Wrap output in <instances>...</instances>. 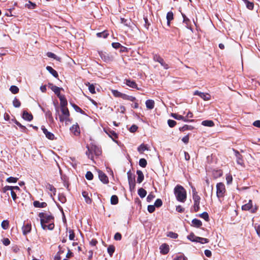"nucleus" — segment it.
Masks as SVG:
<instances>
[{"label":"nucleus","mask_w":260,"mask_h":260,"mask_svg":"<svg viewBox=\"0 0 260 260\" xmlns=\"http://www.w3.org/2000/svg\"><path fill=\"white\" fill-rule=\"evenodd\" d=\"M42 229L44 230H52L54 228V217L50 214L41 212L39 214Z\"/></svg>","instance_id":"obj_1"},{"label":"nucleus","mask_w":260,"mask_h":260,"mask_svg":"<svg viewBox=\"0 0 260 260\" xmlns=\"http://www.w3.org/2000/svg\"><path fill=\"white\" fill-rule=\"evenodd\" d=\"M174 194L177 201L184 203L187 198L186 191L183 186L177 185L174 188Z\"/></svg>","instance_id":"obj_2"},{"label":"nucleus","mask_w":260,"mask_h":260,"mask_svg":"<svg viewBox=\"0 0 260 260\" xmlns=\"http://www.w3.org/2000/svg\"><path fill=\"white\" fill-rule=\"evenodd\" d=\"M59 119L60 122H64L66 125L69 124L71 122V120L70 118V112L68 108L61 109V114H59Z\"/></svg>","instance_id":"obj_3"},{"label":"nucleus","mask_w":260,"mask_h":260,"mask_svg":"<svg viewBox=\"0 0 260 260\" xmlns=\"http://www.w3.org/2000/svg\"><path fill=\"white\" fill-rule=\"evenodd\" d=\"M242 209L244 211H249L252 213H254L258 209L256 204H253L252 201L250 200L248 202L242 206Z\"/></svg>","instance_id":"obj_4"},{"label":"nucleus","mask_w":260,"mask_h":260,"mask_svg":"<svg viewBox=\"0 0 260 260\" xmlns=\"http://www.w3.org/2000/svg\"><path fill=\"white\" fill-rule=\"evenodd\" d=\"M226 190L223 183L220 182L216 184V196L218 198L224 197Z\"/></svg>","instance_id":"obj_5"},{"label":"nucleus","mask_w":260,"mask_h":260,"mask_svg":"<svg viewBox=\"0 0 260 260\" xmlns=\"http://www.w3.org/2000/svg\"><path fill=\"white\" fill-rule=\"evenodd\" d=\"M99 54L101 58L106 62L112 61L113 59V56L106 52H99Z\"/></svg>","instance_id":"obj_6"},{"label":"nucleus","mask_w":260,"mask_h":260,"mask_svg":"<svg viewBox=\"0 0 260 260\" xmlns=\"http://www.w3.org/2000/svg\"><path fill=\"white\" fill-rule=\"evenodd\" d=\"M194 95H198L205 101H209L210 100L211 96L207 93L202 92L196 90L194 92Z\"/></svg>","instance_id":"obj_7"},{"label":"nucleus","mask_w":260,"mask_h":260,"mask_svg":"<svg viewBox=\"0 0 260 260\" xmlns=\"http://www.w3.org/2000/svg\"><path fill=\"white\" fill-rule=\"evenodd\" d=\"M41 129L43 131V133L45 134L46 137L50 140L54 139V135L52 133L49 132L44 126L41 127Z\"/></svg>","instance_id":"obj_8"},{"label":"nucleus","mask_w":260,"mask_h":260,"mask_svg":"<svg viewBox=\"0 0 260 260\" xmlns=\"http://www.w3.org/2000/svg\"><path fill=\"white\" fill-rule=\"evenodd\" d=\"M70 130L73 134L75 136H78L80 134V130L78 124H75L72 125L70 128Z\"/></svg>","instance_id":"obj_9"},{"label":"nucleus","mask_w":260,"mask_h":260,"mask_svg":"<svg viewBox=\"0 0 260 260\" xmlns=\"http://www.w3.org/2000/svg\"><path fill=\"white\" fill-rule=\"evenodd\" d=\"M48 87L50 88L57 95V96H59L60 95V91L62 88H59L52 83L48 84Z\"/></svg>","instance_id":"obj_10"},{"label":"nucleus","mask_w":260,"mask_h":260,"mask_svg":"<svg viewBox=\"0 0 260 260\" xmlns=\"http://www.w3.org/2000/svg\"><path fill=\"white\" fill-rule=\"evenodd\" d=\"M160 252L162 254H166L169 252L170 248L169 245L164 243L160 246Z\"/></svg>","instance_id":"obj_11"},{"label":"nucleus","mask_w":260,"mask_h":260,"mask_svg":"<svg viewBox=\"0 0 260 260\" xmlns=\"http://www.w3.org/2000/svg\"><path fill=\"white\" fill-rule=\"evenodd\" d=\"M154 60L158 62L165 69H168L169 68L168 65L165 63L164 59L159 56L155 55L154 56Z\"/></svg>","instance_id":"obj_12"},{"label":"nucleus","mask_w":260,"mask_h":260,"mask_svg":"<svg viewBox=\"0 0 260 260\" xmlns=\"http://www.w3.org/2000/svg\"><path fill=\"white\" fill-rule=\"evenodd\" d=\"M171 116L173 118H174L177 120H182L184 121V122H189V121H193V120H189L187 119L186 118H185V117H183V116L179 115L176 113H172Z\"/></svg>","instance_id":"obj_13"},{"label":"nucleus","mask_w":260,"mask_h":260,"mask_svg":"<svg viewBox=\"0 0 260 260\" xmlns=\"http://www.w3.org/2000/svg\"><path fill=\"white\" fill-rule=\"evenodd\" d=\"M23 234L26 235L28 233H30L31 230V225L30 223H28L24 225L22 228Z\"/></svg>","instance_id":"obj_14"},{"label":"nucleus","mask_w":260,"mask_h":260,"mask_svg":"<svg viewBox=\"0 0 260 260\" xmlns=\"http://www.w3.org/2000/svg\"><path fill=\"white\" fill-rule=\"evenodd\" d=\"M60 100V105L61 109L63 108H67V105L68 104L67 101L64 95H60L58 96Z\"/></svg>","instance_id":"obj_15"},{"label":"nucleus","mask_w":260,"mask_h":260,"mask_svg":"<svg viewBox=\"0 0 260 260\" xmlns=\"http://www.w3.org/2000/svg\"><path fill=\"white\" fill-rule=\"evenodd\" d=\"M99 177L100 180L104 183H107L108 182V178L107 176L103 173L102 171H98Z\"/></svg>","instance_id":"obj_16"},{"label":"nucleus","mask_w":260,"mask_h":260,"mask_svg":"<svg viewBox=\"0 0 260 260\" xmlns=\"http://www.w3.org/2000/svg\"><path fill=\"white\" fill-rule=\"evenodd\" d=\"M127 174L129 188L131 189H134L135 186V178L132 177L130 173H128Z\"/></svg>","instance_id":"obj_17"},{"label":"nucleus","mask_w":260,"mask_h":260,"mask_svg":"<svg viewBox=\"0 0 260 260\" xmlns=\"http://www.w3.org/2000/svg\"><path fill=\"white\" fill-rule=\"evenodd\" d=\"M104 132L110 137L112 138V139L115 141V139H116L117 138V134L114 132V131H109L107 130L106 129H104Z\"/></svg>","instance_id":"obj_18"},{"label":"nucleus","mask_w":260,"mask_h":260,"mask_svg":"<svg viewBox=\"0 0 260 260\" xmlns=\"http://www.w3.org/2000/svg\"><path fill=\"white\" fill-rule=\"evenodd\" d=\"M146 106L147 109L151 110L154 107V101L152 100H148L145 102Z\"/></svg>","instance_id":"obj_19"},{"label":"nucleus","mask_w":260,"mask_h":260,"mask_svg":"<svg viewBox=\"0 0 260 260\" xmlns=\"http://www.w3.org/2000/svg\"><path fill=\"white\" fill-rule=\"evenodd\" d=\"M192 193H193V200L194 203H200V197L198 196L197 191L194 188L192 187Z\"/></svg>","instance_id":"obj_20"},{"label":"nucleus","mask_w":260,"mask_h":260,"mask_svg":"<svg viewBox=\"0 0 260 260\" xmlns=\"http://www.w3.org/2000/svg\"><path fill=\"white\" fill-rule=\"evenodd\" d=\"M202 125L205 126L213 127L214 126V123L212 120H206L202 122Z\"/></svg>","instance_id":"obj_21"},{"label":"nucleus","mask_w":260,"mask_h":260,"mask_svg":"<svg viewBox=\"0 0 260 260\" xmlns=\"http://www.w3.org/2000/svg\"><path fill=\"white\" fill-rule=\"evenodd\" d=\"M22 117L24 119L29 121H31L33 118L32 115L26 111L23 112Z\"/></svg>","instance_id":"obj_22"},{"label":"nucleus","mask_w":260,"mask_h":260,"mask_svg":"<svg viewBox=\"0 0 260 260\" xmlns=\"http://www.w3.org/2000/svg\"><path fill=\"white\" fill-rule=\"evenodd\" d=\"M125 84L127 86H128L132 88H137V89H139L138 88H137V84L134 81H131L130 80L127 79L125 80Z\"/></svg>","instance_id":"obj_23"},{"label":"nucleus","mask_w":260,"mask_h":260,"mask_svg":"<svg viewBox=\"0 0 260 260\" xmlns=\"http://www.w3.org/2000/svg\"><path fill=\"white\" fill-rule=\"evenodd\" d=\"M137 174L138 175V178L137 180V182L140 183L143 181L144 179V175L143 172L140 170H138L137 171Z\"/></svg>","instance_id":"obj_24"},{"label":"nucleus","mask_w":260,"mask_h":260,"mask_svg":"<svg viewBox=\"0 0 260 260\" xmlns=\"http://www.w3.org/2000/svg\"><path fill=\"white\" fill-rule=\"evenodd\" d=\"M34 206L37 208H44L47 206V204L45 202L35 201L34 202Z\"/></svg>","instance_id":"obj_25"},{"label":"nucleus","mask_w":260,"mask_h":260,"mask_svg":"<svg viewBox=\"0 0 260 260\" xmlns=\"http://www.w3.org/2000/svg\"><path fill=\"white\" fill-rule=\"evenodd\" d=\"M46 69L54 77L57 78L58 77V73H57V72L55 70H54L52 67H51L50 66H47L46 67Z\"/></svg>","instance_id":"obj_26"},{"label":"nucleus","mask_w":260,"mask_h":260,"mask_svg":"<svg viewBox=\"0 0 260 260\" xmlns=\"http://www.w3.org/2000/svg\"><path fill=\"white\" fill-rule=\"evenodd\" d=\"M145 150H148V148L147 146V145H146L144 144H142L138 148V151L140 153H143Z\"/></svg>","instance_id":"obj_27"},{"label":"nucleus","mask_w":260,"mask_h":260,"mask_svg":"<svg viewBox=\"0 0 260 260\" xmlns=\"http://www.w3.org/2000/svg\"><path fill=\"white\" fill-rule=\"evenodd\" d=\"M202 223L201 220L198 219H193L192 220V225L196 227V228H199L202 225Z\"/></svg>","instance_id":"obj_28"},{"label":"nucleus","mask_w":260,"mask_h":260,"mask_svg":"<svg viewBox=\"0 0 260 260\" xmlns=\"http://www.w3.org/2000/svg\"><path fill=\"white\" fill-rule=\"evenodd\" d=\"M167 24L170 25V21L173 19V13L172 12H169L167 15Z\"/></svg>","instance_id":"obj_29"},{"label":"nucleus","mask_w":260,"mask_h":260,"mask_svg":"<svg viewBox=\"0 0 260 260\" xmlns=\"http://www.w3.org/2000/svg\"><path fill=\"white\" fill-rule=\"evenodd\" d=\"M138 193L139 196L141 198H144L146 196V194H147L146 191L144 189H143V188H140L138 190Z\"/></svg>","instance_id":"obj_30"},{"label":"nucleus","mask_w":260,"mask_h":260,"mask_svg":"<svg viewBox=\"0 0 260 260\" xmlns=\"http://www.w3.org/2000/svg\"><path fill=\"white\" fill-rule=\"evenodd\" d=\"M199 237L196 236L193 234L191 233L187 236V239L192 242H197Z\"/></svg>","instance_id":"obj_31"},{"label":"nucleus","mask_w":260,"mask_h":260,"mask_svg":"<svg viewBox=\"0 0 260 260\" xmlns=\"http://www.w3.org/2000/svg\"><path fill=\"white\" fill-rule=\"evenodd\" d=\"M1 226L4 230H7L9 226V222L8 220H3L1 223Z\"/></svg>","instance_id":"obj_32"},{"label":"nucleus","mask_w":260,"mask_h":260,"mask_svg":"<svg viewBox=\"0 0 260 260\" xmlns=\"http://www.w3.org/2000/svg\"><path fill=\"white\" fill-rule=\"evenodd\" d=\"M47 56L48 57L54 58V59H56L58 61H60V58L57 56L55 54L52 52H48L47 53Z\"/></svg>","instance_id":"obj_33"},{"label":"nucleus","mask_w":260,"mask_h":260,"mask_svg":"<svg viewBox=\"0 0 260 260\" xmlns=\"http://www.w3.org/2000/svg\"><path fill=\"white\" fill-rule=\"evenodd\" d=\"M82 196L85 198V200L87 203H88V204L91 203V200L90 199V198L88 197L87 192H86L85 191H83L82 192Z\"/></svg>","instance_id":"obj_34"},{"label":"nucleus","mask_w":260,"mask_h":260,"mask_svg":"<svg viewBox=\"0 0 260 260\" xmlns=\"http://www.w3.org/2000/svg\"><path fill=\"white\" fill-rule=\"evenodd\" d=\"M118 202V198L116 195H113L111 198V203L112 205H116Z\"/></svg>","instance_id":"obj_35"},{"label":"nucleus","mask_w":260,"mask_h":260,"mask_svg":"<svg viewBox=\"0 0 260 260\" xmlns=\"http://www.w3.org/2000/svg\"><path fill=\"white\" fill-rule=\"evenodd\" d=\"M25 7L29 9H34L36 8V4L31 2L30 1H29L28 3L25 4Z\"/></svg>","instance_id":"obj_36"},{"label":"nucleus","mask_w":260,"mask_h":260,"mask_svg":"<svg viewBox=\"0 0 260 260\" xmlns=\"http://www.w3.org/2000/svg\"><path fill=\"white\" fill-rule=\"evenodd\" d=\"M111 92L113 95L116 98H121L122 93L115 89H111Z\"/></svg>","instance_id":"obj_37"},{"label":"nucleus","mask_w":260,"mask_h":260,"mask_svg":"<svg viewBox=\"0 0 260 260\" xmlns=\"http://www.w3.org/2000/svg\"><path fill=\"white\" fill-rule=\"evenodd\" d=\"M236 153V156L237 157V163L242 165L243 164V161L241 158V155L240 154V153L238 152V151H236L235 152Z\"/></svg>","instance_id":"obj_38"},{"label":"nucleus","mask_w":260,"mask_h":260,"mask_svg":"<svg viewBox=\"0 0 260 260\" xmlns=\"http://www.w3.org/2000/svg\"><path fill=\"white\" fill-rule=\"evenodd\" d=\"M246 7L249 10H252L254 7V4L252 2L248 1V0L245 3Z\"/></svg>","instance_id":"obj_39"},{"label":"nucleus","mask_w":260,"mask_h":260,"mask_svg":"<svg viewBox=\"0 0 260 260\" xmlns=\"http://www.w3.org/2000/svg\"><path fill=\"white\" fill-rule=\"evenodd\" d=\"M108 252L109 254V255L111 256L114 251H115V247L113 245H110L107 249Z\"/></svg>","instance_id":"obj_40"},{"label":"nucleus","mask_w":260,"mask_h":260,"mask_svg":"<svg viewBox=\"0 0 260 260\" xmlns=\"http://www.w3.org/2000/svg\"><path fill=\"white\" fill-rule=\"evenodd\" d=\"M10 90L11 91L12 93L16 94L18 92L19 88L16 86L12 85L10 87Z\"/></svg>","instance_id":"obj_41"},{"label":"nucleus","mask_w":260,"mask_h":260,"mask_svg":"<svg viewBox=\"0 0 260 260\" xmlns=\"http://www.w3.org/2000/svg\"><path fill=\"white\" fill-rule=\"evenodd\" d=\"M109 35V34L107 31H103L102 32H99L96 34V36L99 37L101 38L103 37L104 38H106L107 37V36Z\"/></svg>","instance_id":"obj_42"},{"label":"nucleus","mask_w":260,"mask_h":260,"mask_svg":"<svg viewBox=\"0 0 260 260\" xmlns=\"http://www.w3.org/2000/svg\"><path fill=\"white\" fill-rule=\"evenodd\" d=\"M13 105L16 108H19L21 105V103L17 99L14 98L13 101Z\"/></svg>","instance_id":"obj_43"},{"label":"nucleus","mask_w":260,"mask_h":260,"mask_svg":"<svg viewBox=\"0 0 260 260\" xmlns=\"http://www.w3.org/2000/svg\"><path fill=\"white\" fill-rule=\"evenodd\" d=\"M167 236L168 237H170V238H173V239H176L178 237V235L177 234L175 233H174L173 232H169L167 233Z\"/></svg>","instance_id":"obj_44"},{"label":"nucleus","mask_w":260,"mask_h":260,"mask_svg":"<svg viewBox=\"0 0 260 260\" xmlns=\"http://www.w3.org/2000/svg\"><path fill=\"white\" fill-rule=\"evenodd\" d=\"M46 188L51 192V194L53 193V194H55V188L52 185H47L46 186Z\"/></svg>","instance_id":"obj_45"},{"label":"nucleus","mask_w":260,"mask_h":260,"mask_svg":"<svg viewBox=\"0 0 260 260\" xmlns=\"http://www.w3.org/2000/svg\"><path fill=\"white\" fill-rule=\"evenodd\" d=\"M198 239V240L197 241V242H199L201 244H204V243H207L209 242L208 239H206V238H201V237H199V238Z\"/></svg>","instance_id":"obj_46"},{"label":"nucleus","mask_w":260,"mask_h":260,"mask_svg":"<svg viewBox=\"0 0 260 260\" xmlns=\"http://www.w3.org/2000/svg\"><path fill=\"white\" fill-rule=\"evenodd\" d=\"M139 165L142 167H145L147 165V161L144 158H141L139 160Z\"/></svg>","instance_id":"obj_47"},{"label":"nucleus","mask_w":260,"mask_h":260,"mask_svg":"<svg viewBox=\"0 0 260 260\" xmlns=\"http://www.w3.org/2000/svg\"><path fill=\"white\" fill-rule=\"evenodd\" d=\"M18 180V178L10 177L7 179V181L9 183H16Z\"/></svg>","instance_id":"obj_48"},{"label":"nucleus","mask_w":260,"mask_h":260,"mask_svg":"<svg viewBox=\"0 0 260 260\" xmlns=\"http://www.w3.org/2000/svg\"><path fill=\"white\" fill-rule=\"evenodd\" d=\"M200 216L204 219L206 221H208L209 220V215H208V214L205 212H203V213L201 214Z\"/></svg>","instance_id":"obj_49"},{"label":"nucleus","mask_w":260,"mask_h":260,"mask_svg":"<svg viewBox=\"0 0 260 260\" xmlns=\"http://www.w3.org/2000/svg\"><path fill=\"white\" fill-rule=\"evenodd\" d=\"M87 85V84H86ZM88 89L89 90V91L91 93H95V88H94V86L93 84H90L89 83H88Z\"/></svg>","instance_id":"obj_50"},{"label":"nucleus","mask_w":260,"mask_h":260,"mask_svg":"<svg viewBox=\"0 0 260 260\" xmlns=\"http://www.w3.org/2000/svg\"><path fill=\"white\" fill-rule=\"evenodd\" d=\"M168 124L170 127H173L176 125V122L173 120L169 119L168 120Z\"/></svg>","instance_id":"obj_51"},{"label":"nucleus","mask_w":260,"mask_h":260,"mask_svg":"<svg viewBox=\"0 0 260 260\" xmlns=\"http://www.w3.org/2000/svg\"><path fill=\"white\" fill-rule=\"evenodd\" d=\"M226 180L227 184H231L233 181V177L231 174H227L226 176Z\"/></svg>","instance_id":"obj_52"},{"label":"nucleus","mask_w":260,"mask_h":260,"mask_svg":"<svg viewBox=\"0 0 260 260\" xmlns=\"http://www.w3.org/2000/svg\"><path fill=\"white\" fill-rule=\"evenodd\" d=\"M86 178L89 180H91L93 179V174L91 172H87L85 175Z\"/></svg>","instance_id":"obj_53"},{"label":"nucleus","mask_w":260,"mask_h":260,"mask_svg":"<svg viewBox=\"0 0 260 260\" xmlns=\"http://www.w3.org/2000/svg\"><path fill=\"white\" fill-rule=\"evenodd\" d=\"M162 204V201L160 199H157L154 203L155 207H159Z\"/></svg>","instance_id":"obj_54"},{"label":"nucleus","mask_w":260,"mask_h":260,"mask_svg":"<svg viewBox=\"0 0 260 260\" xmlns=\"http://www.w3.org/2000/svg\"><path fill=\"white\" fill-rule=\"evenodd\" d=\"M2 241L3 244L5 246H8L10 244V241L8 238H4Z\"/></svg>","instance_id":"obj_55"},{"label":"nucleus","mask_w":260,"mask_h":260,"mask_svg":"<svg viewBox=\"0 0 260 260\" xmlns=\"http://www.w3.org/2000/svg\"><path fill=\"white\" fill-rule=\"evenodd\" d=\"M148 211L150 213H152L155 211V208L154 205H148Z\"/></svg>","instance_id":"obj_56"},{"label":"nucleus","mask_w":260,"mask_h":260,"mask_svg":"<svg viewBox=\"0 0 260 260\" xmlns=\"http://www.w3.org/2000/svg\"><path fill=\"white\" fill-rule=\"evenodd\" d=\"M69 239L71 240H73L75 238V234L72 230H70L69 232Z\"/></svg>","instance_id":"obj_57"},{"label":"nucleus","mask_w":260,"mask_h":260,"mask_svg":"<svg viewBox=\"0 0 260 260\" xmlns=\"http://www.w3.org/2000/svg\"><path fill=\"white\" fill-rule=\"evenodd\" d=\"M154 198L155 196L152 193H150L147 197V201L148 202H150Z\"/></svg>","instance_id":"obj_58"},{"label":"nucleus","mask_w":260,"mask_h":260,"mask_svg":"<svg viewBox=\"0 0 260 260\" xmlns=\"http://www.w3.org/2000/svg\"><path fill=\"white\" fill-rule=\"evenodd\" d=\"M174 260H187V258L183 255H180L175 258Z\"/></svg>","instance_id":"obj_59"},{"label":"nucleus","mask_w":260,"mask_h":260,"mask_svg":"<svg viewBox=\"0 0 260 260\" xmlns=\"http://www.w3.org/2000/svg\"><path fill=\"white\" fill-rule=\"evenodd\" d=\"M121 239V235L120 233H117L115 234L114 239L115 240H120Z\"/></svg>","instance_id":"obj_60"},{"label":"nucleus","mask_w":260,"mask_h":260,"mask_svg":"<svg viewBox=\"0 0 260 260\" xmlns=\"http://www.w3.org/2000/svg\"><path fill=\"white\" fill-rule=\"evenodd\" d=\"M254 228L258 236H260V225H255Z\"/></svg>","instance_id":"obj_61"},{"label":"nucleus","mask_w":260,"mask_h":260,"mask_svg":"<svg viewBox=\"0 0 260 260\" xmlns=\"http://www.w3.org/2000/svg\"><path fill=\"white\" fill-rule=\"evenodd\" d=\"M7 190H12V186H6L3 188L4 192H6Z\"/></svg>","instance_id":"obj_62"},{"label":"nucleus","mask_w":260,"mask_h":260,"mask_svg":"<svg viewBox=\"0 0 260 260\" xmlns=\"http://www.w3.org/2000/svg\"><path fill=\"white\" fill-rule=\"evenodd\" d=\"M205 254L206 256L210 257L211 256L212 252L210 250L206 249L205 250Z\"/></svg>","instance_id":"obj_63"},{"label":"nucleus","mask_w":260,"mask_h":260,"mask_svg":"<svg viewBox=\"0 0 260 260\" xmlns=\"http://www.w3.org/2000/svg\"><path fill=\"white\" fill-rule=\"evenodd\" d=\"M253 125L255 127H260V120L255 121L253 122Z\"/></svg>","instance_id":"obj_64"}]
</instances>
